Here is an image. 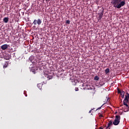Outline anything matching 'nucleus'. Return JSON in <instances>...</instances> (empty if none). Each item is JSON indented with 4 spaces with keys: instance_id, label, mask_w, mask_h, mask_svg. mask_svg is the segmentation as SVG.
<instances>
[{
    "instance_id": "obj_27",
    "label": "nucleus",
    "mask_w": 129,
    "mask_h": 129,
    "mask_svg": "<svg viewBox=\"0 0 129 129\" xmlns=\"http://www.w3.org/2000/svg\"><path fill=\"white\" fill-rule=\"evenodd\" d=\"M100 108H101V107H100L99 108V109H100Z\"/></svg>"
},
{
    "instance_id": "obj_17",
    "label": "nucleus",
    "mask_w": 129,
    "mask_h": 129,
    "mask_svg": "<svg viewBox=\"0 0 129 129\" xmlns=\"http://www.w3.org/2000/svg\"><path fill=\"white\" fill-rule=\"evenodd\" d=\"M78 90H79V89L78 88H75V91H78Z\"/></svg>"
},
{
    "instance_id": "obj_1",
    "label": "nucleus",
    "mask_w": 129,
    "mask_h": 129,
    "mask_svg": "<svg viewBox=\"0 0 129 129\" xmlns=\"http://www.w3.org/2000/svg\"><path fill=\"white\" fill-rule=\"evenodd\" d=\"M111 0V4L113 7L116 9H120L122 7L125 6V0Z\"/></svg>"
},
{
    "instance_id": "obj_12",
    "label": "nucleus",
    "mask_w": 129,
    "mask_h": 129,
    "mask_svg": "<svg viewBox=\"0 0 129 129\" xmlns=\"http://www.w3.org/2000/svg\"><path fill=\"white\" fill-rule=\"evenodd\" d=\"M91 90H92L93 91V94H94V93H95V90H94V88H91V87L90 88Z\"/></svg>"
},
{
    "instance_id": "obj_20",
    "label": "nucleus",
    "mask_w": 129,
    "mask_h": 129,
    "mask_svg": "<svg viewBox=\"0 0 129 129\" xmlns=\"http://www.w3.org/2000/svg\"><path fill=\"white\" fill-rule=\"evenodd\" d=\"M121 97L122 98H123V97H124V95H121Z\"/></svg>"
},
{
    "instance_id": "obj_3",
    "label": "nucleus",
    "mask_w": 129,
    "mask_h": 129,
    "mask_svg": "<svg viewBox=\"0 0 129 129\" xmlns=\"http://www.w3.org/2000/svg\"><path fill=\"white\" fill-rule=\"evenodd\" d=\"M40 25L42 24V20L38 19L37 20H34L33 21V24L34 25Z\"/></svg>"
},
{
    "instance_id": "obj_23",
    "label": "nucleus",
    "mask_w": 129,
    "mask_h": 129,
    "mask_svg": "<svg viewBox=\"0 0 129 129\" xmlns=\"http://www.w3.org/2000/svg\"><path fill=\"white\" fill-rule=\"evenodd\" d=\"M99 129H103V128L101 127H99Z\"/></svg>"
},
{
    "instance_id": "obj_14",
    "label": "nucleus",
    "mask_w": 129,
    "mask_h": 129,
    "mask_svg": "<svg viewBox=\"0 0 129 129\" xmlns=\"http://www.w3.org/2000/svg\"><path fill=\"white\" fill-rule=\"evenodd\" d=\"M120 94H121V95H124V91H121V92L120 93Z\"/></svg>"
},
{
    "instance_id": "obj_26",
    "label": "nucleus",
    "mask_w": 129,
    "mask_h": 129,
    "mask_svg": "<svg viewBox=\"0 0 129 129\" xmlns=\"http://www.w3.org/2000/svg\"><path fill=\"white\" fill-rule=\"evenodd\" d=\"M91 112V110L89 111V113Z\"/></svg>"
},
{
    "instance_id": "obj_6",
    "label": "nucleus",
    "mask_w": 129,
    "mask_h": 129,
    "mask_svg": "<svg viewBox=\"0 0 129 129\" xmlns=\"http://www.w3.org/2000/svg\"><path fill=\"white\" fill-rule=\"evenodd\" d=\"M45 77L47 78V80H50V79H52V78H53V76H50L49 75H45Z\"/></svg>"
},
{
    "instance_id": "obj_4",
    "label": "nucleus",
    "mask_w": 129,
    "mask_h": 129,
    "mask_svg": "<svg viewBox=\"0 0 129 129\" xmlns=\"http://www.w3.org/2000/svg\"><path fill=\"white\" fill-rule=\"evenodd\" d=\"M98 21H99V22H101V19H102V17L103 16V10L101 13H98Z\"/></svg>"
},
{
    "instance_id": "obj_18",
    "label": "nucleus",
    "mask_w": 129,
    "mask_h": 129,
    "mask_svg": "<svg viewBox=\"0 0 129 129\" xmlns=\"http://www.w3.org/2000/svg\"><path fill=\"white\" fill-rule=\"evenodd\" d=\"M99 117H103V115H102V114H100L99 115Z\"/></svg>"
},
{
    "instance_id": "obj_2",
    "label": "nucleus",
    "mask_w": 129,
    "mask_h": 129,
    "mask_svg": "<svg viewBox=\"0 0 129 129\" xmlns=\"http://www.w3.org/2000/svg\"><path fill=\"white\" fill-rule=\"evenodd\" d=\"M120 122V116L119 115H117L115 116V118L113 122V124L114 125H118Z\"/></svg>"
},
{
    "instance_id": "obj_5",
    "label": "nucleus",
    "mask_w": 129,
    "mask_h": 129,
    "mask_svg": "<svg viewBox=\"0 0 129 129\" xmlns=\"http://www.w3.org/2000/svg\"><path fill=\"white\" fill-rule=\"evenodd\" d=\"M9 47V45L8 44H4L2 46H1V49L2 50H7Z\"/></svg>"
},
{
    "instance_id": "obj_21",
    "label": "nucleus",
    "mask_w": 129,
    "mask_h": 129,
    "mask_svg": "<svg viewBox=\"0 0 129 129\" xmlns=\"http://www.w3.org/2000/svg\"><path fill=\"white\" fill-rule=\"evenodd\" d=\"M45 1L46 2V3H48V2H50V0H45Z\"/></svg>"
},
{
    "instance_id": "obj_19",
    "label": "nucleus",
    "mask_w": 129,
    "mask_h": 129,
    "mask_svg": "<svg viewBox=\"0 0 129 129\" xmlns=\"http://www.w3.org/2000/svg\"><path fill=\"white\" fill-rule=\"evenodd\" d=\"M100 85H101V86H102V85H104V83L101 84V83H100Z\"/></svg>"
},
{
    "instance_id": "obj_11",
    "label": "nucleus",
    "mask_w": 129,
    "mask_h": 129,
    "mask_svg": "<svg viewBox=\"0 0 129 129\" xmlns=\"http://www.w3.org/2000/svg\"><path fill=\"white\" fill-rule=\"evenodd\" d=\"M105 72L106 74H107V73H109V69L107 68L105 70Z\"/></svg>"
},
{
    "instance_id": "obj_13",
    "label": "nucleus",
    "mask_w": 129,
    "mask_h": 129,
    "mask_svg": "<svg viewBox=\"0 0 129 129\" xmlns=\"http://www.w3.org/2000/svg\"><path fill=\"white\" fill-rule=\"evenodd\" d=\"M66 24H67L68 25H70V20H67Z\"/></svg>"
},
{
    "instance_id": "obj_10",
    "label": "nucleus",
    "mask_w": 129,
    "mask_h": 129,
    "mask_svg": "<svg viewBox=\"0 0 129 129\" xmlns=\"http://www.w3.org/2000/svg\"><path fill=\"white\" fill-rule=\"evenodd\" d=\"M94 80H96L97 81L99 80V78L98 77V76H96L94 78Z\"/></svg>"
},
{
    "instance_id": "obj_22",
    "label": "nucleus",
    "mask_w": 129,
    "mask_h": 129,
    "mask_svg": "<svg viewBox=\"0 0 129 129\" xmlns=\"http://www.w3.org/2000/svg\"><path fill=\"white\" fill-rule=\"evenodd\" d=\"M40 85H41V84H39L37 85V86L39 87V86H40Z\"/></svg>"
},
{
    "instance_id": "obj_15",
    "label": "nucleus",
    "mask_w": 129,
    "mask_h": 129,
    "mask_svg": "<svg viewBox=\"0 0 129 129\" xmlns=\"http://www.w3.org/2000/svg\"><path fill=\"white\" fill-rule=\"evenodd\" d=\"M4 59H5V60H10V57H5Z\"/></svg>"
},
{
    "instance_id": "obj_8",
    "label": "nucleus",
    "mask_w": 129,
    "mask_h": 129,
    "mask_svg": "<svg viewBox=\"0 0 129 129\" xmlns=\"http://www.w3.org/2000/svg\"><path fill=\"white\" fill-rule=\"evenodd\" d=\"M3 22H4V23L7 24V23H8V22H9V18H8V17L4 18V19H3Z\"/></svg>"
},
{
    "instance_id": "obj_16",
    "label": "nucleus",
    "mask_w": 129,
    "mask_h": 129,
    "mask_svg": "<svg viewBox=\"0 0 129 129\" xmlns=\"http://www.w3.org/2000/svg\"><path fill=\"white\" fill-rule=\"evenodd\" d=\"M117 92H118V93L119 94L121 93V91H120V90H119V89H117Z\"/></svg>"
},
{
    "instance_id": "obj_25",
    "label": "nucleus",
    "mask_w": 129,
    "mask_h": 129,
    "mask_svg": "<svg viewBox=\"0 0 129 129\" xmlns=\"http://www.w3.org/2000/svg\"><path fill=\"white\" fill-rule=\"evenodd\" d=\"M105 129H110V127H109V128H106Z\"/></svg>"
},
{
    "instance_id": "obj_7",
    "label": "nucleus",
    "mask_w": 129,
    "mask_h": 129,
    "mask_svg": "<svg viewBox=\"0 0 129 129\" xmlns=\"http://www.w3.org/2000/svg\"><path fill=\"white\" fill-rule=\"evenodd\" d=\"M110 125H112V121H111V120L109 121V122H108V125H107V126L106 127V128H109V126H110Z\"/></svg>"
},
{
    "instance_id": "obj_9",
    "label": "nucleus",
    "mask_w": 129,
    "mask_h": 129,
    "mask_svg": "<svg viewBox=\"0 0 129 129\" xmlns=\"http://www.w3.org/2000/svg\"><path fill=\"white\" fill-rule=\"evenodd\" d=\"M9 65V61H7L5 64L3 66V68H7V67H8Z\"/></svg>"
},
{
    "instance_id": "obj_24",
    "label": "nucleus",
    "mask_w": 129,
    "mask_h": 129,
    "mask_svg": "<svg viewBox=\"0 0 129 129\" xmlns=\"http://www.w3.org/2000/svg\"><path fill=\"white\" fill-rule=\"evenodd\" d=\"M117 113V112H115V114H116Z\"/></svg>"
}]
</instances>
